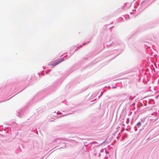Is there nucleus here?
Here are the masks:
<instances>
[{
    "label": "nucleus",
    "mask_w": 159,
    "mask_h": 159,
    "mask_svg": "<svg viewBox=\"0 0 159 159\" xmlns=\"http://www.w3.org/2000/svg\"><path fill=\"white\" fill-rule=\"evenodd\" d=\"M141 125V123L140 122H138V123L137 124V125L139 126H140Z\"/></svg>",
    "instance_id": "f03ea898"
},
{
    "label": "nucleus",
    "mask_w": 159,
    "mask_h": 159,
    "mask_svg": "<svg viewBox=\"0 0 159 159\" xmlns=\"http://www.w3.org/2000/svg\"><path fill=\"white\" fill-rule=\"evenodd\" d=\"M62 61L63 60L62 59L61 60H58L57 61H56L54 64H52V65L53 66H55L62 62Z\"/></svg>",
    "instance_id": "f257e3e1"
}]
</instances>
